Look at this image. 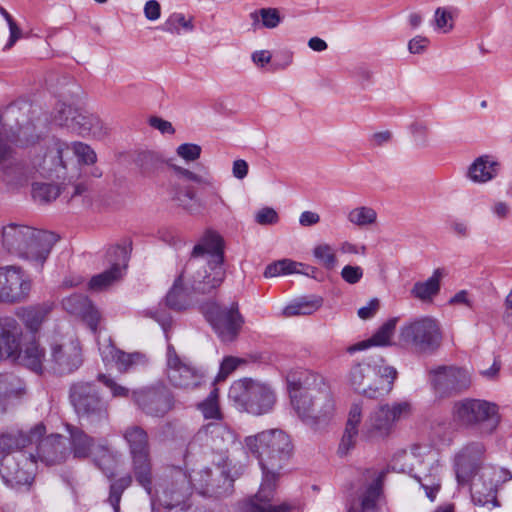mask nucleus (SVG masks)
I'll return each instance as SVG.
<instances>
[{
  "instance_id": "f257e3e1",
  "label": "nucleus",
  "mask_w": 512,
  "mask_h": 512,
  "mask_svg": "<svg viewBox=\"0 0 512 512\" xmlns=\"http://www.w3.org/2000/svg\"><path fill=\"white\" fill-rule=\"evenodd\" d=\"M224 242L215 231L208 230L193 247L182 272L166 295L171 309L183 310L191 304L192 294H209L225 279Z\"/></svg>"
},
{
  "instance_id": "f03ea898",
  "label": "nucleus",
  "mask_w": 512,
  "mask_h": 512,
  "mask_svg": "<svg viewBox=\"0 0 512 512\" xmlns=\"http://www.w3.org/2000/svg\"><path fill=\"white\" fill-rule=\"evenodd\" d=\"M245 445L259 461L262 482L258 492L240 505L255 504L268 512H298L299 508L296 505L287 502L280 505L271 504L281 470L292 454L290 437L282 430L272 429L246 437Z\"/></svg>"
},
{
  "instance_id": "7ed1b4c3",
  "label": "nucleus",
  "mask_w": 512,
  "mask_h": 512,
  "mask_svg": "<svg viewBox=\"0 0 512 512\" xmlns=\"http://www.w3.org/2000/svg\"><path fill=\"white\" fill-rule=\"evenodd\" d=\"M485 451L482 443L473 442L465 446L455 457L456 478L460 485L468 484L472 481V500L476 505L497 507V483L499 479L495 477L501 471L493 468H482L480 477L474 479L480 467L481 457Z\"/></svg>"
},
{
  "instance_id": "20e7f679",
  "label": "nucleus",
  "mask_w": 512,
  "mask_h": 512,
  "mask_svg": "<svg viewBox=\"0 0 512 512\" xmlns=\"http://www.w3.org/2000/svg\"><path fill=\"white\" fill-rule=\"evenodd\" d=\"M291 402L298 417L309 427L319 429L332 419L335 410L329 386L320 376L291 393Z\"/></svg>"
},
{
  "instance_id": "39448f33",
  "label": "nucleus",
  "mask_w": 512,
  "mask_h": 512,
  "mask_svg": "<svg viewBox=\"0 0 512 512\" xmlns=\"http://www.w3.org/2000/svg\"><path fill=\"white\" fill-rule=\"evenodd\" d=\"M396 377L394 367L385 365L381 357H372L353 365L347 381L355 392L374 399L388 394Z\"/></svg>"
},
{
  "instance_id": "423d86ee",
  "label": "nucleus",
  "mask_w": 512,
  "mask_h": 512,
  "mask_svg": "<svg viewBox=\"0 0 512 512\" xmlns=\"http://www.w3.org/2000/svg\"><path fill=\"white\" fill-rule=\"evenodd\" d=\"M410 464L409 473L424 489L426 496L434 501L441 488V465L438 453L429 445H413L410 452L405 453Z\"/></svg>"
},
{
  "instance_id": "0eeeda50",
  "label": "nucleus",
  "mask_w": 512,
  "mask_h": 512,
  "mask_svg": "<svg viewBox=\"0 0 512 512\" xmlns=\"http://www.w3.org/2000/svg\"><path fill=\"white\" fill-rule=\"evenodd\" d=\"M228 397L239 410L256 416L270 412L276 402L271 387L250 378L233 382Z\"/></svg>"
},
{
  "instance_id": "6e6552de",
  "label": "nucleus",
  "mask_w": 512,
  "mask_h": 512,
  "mask_svg": "<svg viewBox=\"0 0 512 512\" xmlns=\"http://www.w3.org/2000/svg\"><path fill=\"white\" fill-rule=\"evenodd\" d=\"M132 459V470L136 481L148 495H152V464L148 433L138 425H130L122 432Z\"/></svg>"
},
{
  "instance_id": "1a4fd4ad",
  "label": "nucleus",
  "mask_w": 512,
  "mask_h": 512,
  "mask_svg": "<svg viewBox=\"0 0 512 512\" xmlns=\"http://www.w3.org/2000/svg\"><path fill=\"white\" fill-rule=\"evenodd\" d=\"M69 398L80 420L91 426H97L108 421V403L101 397L93 383L79 381L72 384Z\"/></svg>"
},
{
  "instance_id": "9d476101",
  "label": "nucleus",
  "mask_w": 512,
  "mask_h": 512,
  "mask_svg": "<svg viewBox=\"0 0 512 512\" xmlns=\"http://www.w3.org/2000/svg\"><path fill=\"white\" fill-rule=\"evenodd\" d=\"M52 368L60 374L77 370L83 362L81 347L75 334L67 327L57 325L49 337Z\"/></svg>"
},
{
  "instance_id": "9b49d317",
  "label": "nucleus",
  "mask_w": 512,
  "mask_h": 512,
  "mask_svg": "<svg viewBox=\"0 0 512 512\" xmlns=\"http://www.w3.org/2000/svg\"><path fill=\"white\" fill-rule=\"evenodd\" d=\"M399 341L417 352H434L442 341L440 324L431 316L411 319L400 327Z\"/></svg>"
},
{
  "instance_id": "f8f14e48",
  "label": "nucleus",
  "mask_w": 512,
  "mask_h": 512,
  "mask_svg": "<svg viewBox=\"0 0 512 512\" xmlns=\"http://www.w3.org/2000/svg\"><path fill=\"white\" fill-rule=\"evenodd\" d=\"M412 414L408 401L386 403L376 406L366 417L361 433L368 440L388 437L396 423Z\"/></svg>"
},
{
  "instance_id": "ddd939ff",
  "label": "nucleus",
  "mask_w": 512,
  "mask_h": 512,
  "mask_svg": "<svg viewBox=\"0 0 512 512\" xmlns=\"http://www.w3.org/2000/svg\"><path fill=\"white\" fill-rule=\"evenodd\" d=\"M455 419L462 425L477 429L481 434H491L500 422L498 407L481 399H465L453 407Z\"/></svg>"
},
{
  "instance_id": "4468645a",
  "label": "nucleus",
  "mask_w": 512,
  "mask_h": 512,
  "mask_svg": "<svg viewBox=\"0 0 512 512\" xmlns=\"http://www.w3.org/2000/svg\"><path fill=\"white\" fill-rule=\"evenodd\" d=\"M243 473V467L231 466L224 461L214 468H204L197 473L196 488L203 495L221 497L231 494L233 483Z\"/></svg>"
},
{
  "instance_id": "2eb2a0df",
  "label": "nucleus",
  "mask_w": 512,
  "mask_h": 512,
  "mask_svg": "<svg viewBox=\"0 0 512 512\" xmlns=\"http://www.w3.org/2000/svg\"><path fill=\"white\" fill-rule=\"evenodd\" d=\"M202 312L221 341L232 342L237 338L244 319L236 303L230 307H221L216 303H210L202 307Z\"/></svg>"
},
{
  "instance_id": "dca6fc26",
  "label": "nucleus",
  "mask_w": 512,
  "mask_h": 512,
  "mask_svg": "<svg viewBox=\"0 0 512 512\" xmlns=\"http://www.w3.org/2000/svg\"><path fill=\"white\" fill-rule=\"evenodd\" d=\"M36 456L28 450L4 454L0 460V475L3 481L11 486L27 485L33 479Z\"/></svg>"
},
{
  "instance_id": "f3484780",
  "label": "nucleus",
  "mask_w": 512,
  "mask_h": 512,
  "mask_svg": "<svg viewBox=\"0 0 512 512\" xmlns=\"http://www.w3.org/2000/svg\"><path fill=\"white\" fill-rule=\"evenodd\" d=\"M166 375L170 384L182 390H193L203 381V374L186 359L181 358L173 345H167Z\"/></svg>"
},
{
  "instance_id": "a211bd4d",
  "label": "nucleus",
  "mask_w": 512,
  "mask_h": 512,
  "mask_svg": "<svg viewBox=\"0 0 512 512\" xmlns=\"http://www.w3.org/2000/svg\"><path fill=\"white\" fill-rule=\"evenodd\" d=\"M132 397L145 414L153 417H163L174 405V397L163 383L133 391Z\"/></svg>"
},
{
  "instance_id": "6ab92c4d",
  "label": "nucleus",
  "mask_w": 512,
  "mask_h": 512,
  "mask_svg": "<svg viewBox=\"0 0 512 512\" xmlns=\"http://www.w3.org/2000/svg\"><path fill=\"white\" fill-rule=\"evenodd\" d=\"M32 288L31 280L14 266L0 268V302L21 303L28 299Z\"/></svg>"
},
{
  "instance_id": "aec40b11",
  "label": "nucleus",
  "mask_w": 512,
  "mask_h": 512,
  "mask_svg": "<svg viewBox=\"0 0 512 512\" xmlns=\"http://www.w3.org/2000/svg\"><path fill=\"white\" fill-rule=\"evenodd\" d=\"M54 121L60 126H66L82 136H101L103 124L98 116L80 111L71 105L61 104L54 116Z\"/></svg>"
},
{
  "instance_id": "412c9836",
  "label": "nucleus",
  "mask_w": 512,
  "mask_h": 512,
  "mask_svg": "<svg viewBox=\"0 0 512 512\" xmlns=\"http://www.w3.org/2000/svg\"><path fill=\"white\" fill-rule=\"evenodd\" d=\"M384 478V471L367 470L361 479L362 487L358 496L359 507H352L348 512H378Z\"/></svg>"
},
{
  "instance_id": "4be33fe9",
  "label": "nucleus",
  "mask_w": 512,
  "mask_h": 512,
  "mask_svg": "<svg viewBox=\"0 0 512 512\" xmlns=\"http://www.w3.org/2000/svg\"><path fill=\"white\" fill-rule=\"evenodd\" d=\"M434 389L441 395L460 392L471 384V377L466 369L458 367H438L431 372Z\"/></svg>"
},
{
  "instance_id": "5701e85b",
  "label": "nucleus",
  "mask_w": 512,
  "mask_h": 512,
  "mask_svg": "<svg viewBox=\"0 0 512 512\" xmlns=\"http://www.w3.org/2000/svg\"><path fill=\"white\" fill-rule=\"evenodd\" d=\"M57 242L55 234L36 230L32 239H29L19 257L29 261L35 267H42Z\"/></svg>"
},
{
  "instance_id": "b1692460",
  "label": "nucleus",
  "mask_w": 512,
  "mask_h": 512,
  "mask_svg": "<svg viewBox=\"0 0 512 512\" xmlns=\"http://www.w3.org/2000/svg\"><path fill=\"white\" fill-rule=\"evenodd\" d=\"M71 450L76 458L93 456L94 460L108 457L109 448L102 443H96L95 439L78 427H69Z\"/></svg>"
},
{
  "instance_id": "393cba45",
  "label": "nucleus",
  "mask_w": 512,
  "mask_h": 512,
  "mask_svg": "<svg viewBox=\"0 0 512 512\" xmlns=\"http://www.w3.org/2000/svg\"><path fill=\"white\" fill-rule=\"evenodd\" d=\"M99 351L104 362H114L117 370L121 373H127L137 366L145 365L147 360L145 355L134 352L126 353L114 346L111 339L99 343Z\"/></svg>"
},
{
  "instance_id": "a878e982",
  "label": "nucleus",
  "mask_w": 512,
  "mask_h": 512,
  "mask_svg": "<svg viewBox=\"0 0 512 512\" xmlns=\"http://www.w3.org/2000/svg\"><path fill=\"white\" fill-rule=\"evenodd\" d=\"M192 493L191 480L181 469L174 471L172 482L165 485L163 505L172 509L184 505Z\"/></svg>"
},
{
  "instance_id": "bb28decb",
  "label": "nucleus",
  "mask_w": 512,
  "mask_h": 512,
  "mask_svg": "<svg viewBox=\"0 0 512 512\" xmlns=\"http://www.w3.org/2000/svg\"><path fill=\"white\" fill-rule=\"evenodd\" d=\"M62 306L68 313L80 317L92 332L97 331L100 313L88 297L82 294L70 295L62 300Z\"/></svg>"
},
{
  "instance_id": "cd10ccee",
  "label": "nucleus",
  "mask_w": 512,
  "mask_h": 512,
  "mask_svg": "<svg viewBox=\"0 0 512 512\" xmlns=\"http://www.w3.org/2000/svg\"><path fill=\"white\" fill-rule=\"evenodd\" d=\"M46 428L42 423L36 424L28 433L18 431L16 433H7L0 436V451L8 454L15 453L18 450H27L33 443L45 435Z\"/></svg>"
},
{
  "instance_id": "c85d7f7f",
  "label": "nucleus",
  "mask_w": 512,
  "mask_h": 512,
  "mask_svg": "<svg viewBox=\"0 0 512 512\" xmlns=\"http://www.w3.org/2000/svg\"><path fill=\"white\" fill-rule=\"evenodd\" d=\"M44 435L33 443L36 445V463L38 461L45 465H55L61 463L66 457V447L64 438L61 435H50L43 438Z\"/></svg>"
},
{
  "instance_id": "c756f323",
  "label": "nucleus",
  "mask_w": 512,
  "mask_h": 512,
  "mask_svg": "<svg viewBox=\"0 0 512 512\" xmlns=\"http://www.w3.org/2000/svg\"><path fill=\"white\" fill-rule=\"evenodd\" d=\"M52 310V303L43 302L19 307L17 308L15 315L29 333L36 335L40 332L42 325L48 319Z\"/></svg>"
},
{
  "instance_id": "7c9ffc66",
  "label": "nucleus",
  "mask_w": 512,
  "mask_h": 512,
  "mask_svg": "<svg viewBox=\"0 0 512 512\" xmlns=\"http://www.w3.org/2000/svg\"><path fill=\"white\" fill-rule=\"evenodd\" d=\"M501 169L500 162L492 155L477 157L468 167L466 177L473 183L485 184L494 180Z\"/></svg>"
},
{
  "instance_id": "2f4dec72",
  "label": "nucleus",
  "mask_w": 512,
  "mask_h": 512,
  "mask_svg": "<svg viewBox=\"0 0 512 512\" xmlns=\"http://www.w3.org/2000/svg\"><path fill=\"white\" fill-rule=\"evenodd\" d=\"M37 229L21 225L17 223H10L2 228V245L3 247L17 256L24 250L29 239H32L33 233Z\"/></svg>"
},
{
  "instance_id": "473e14b6",
  "label": "nucleus",
  "mask_w": 512,
  "mask_h": 512,
  "mask_svg": "<svg viewBox=\"0 0 512 512\" xmlns=\"http://www.w3.org/2000/svg\"><path fill=\"white\" fill-rule=\"evenodd\" d=\"M22 336L23 331L21 330L17 341V354L8 356L7 358L18 361L20 364L36 373H41L43 371L44 361L46 360L44 349L40 347L36 340L30 341L25 345L24 349H21Z\"/></svg>"
},
{
  "instance_id": "72a5a7b5",
  "label": "nucleus",
  "mask_w": 512,
  "mask_h": 512,
  "mask_svg": "<svg viewBox=\"0 0 512 512\" xmlns=\"http://www.w3.org/2000/svg\"><path fill=\"white\" fill-rule=\"evenodd\" d=\"M110 253H113L117 257H121L123 265L115 263L110 269L93 276L89 282V288L91 290L102 291L122 277V271L125 269L126 262L128 260L126 248L117 246L112 248Z\"/></svg>"
},
{
  "instance_id": "f704fd0d",
  "label": "nucleus",
  "mask_w": 512,
  "mask_h": 512,
  "mask_svg": "<svg viewBox=\"0 0 512 512\" xmlns=\"http://www.w3.org/2000/svg\"><path fill=\"white\" fill-rule=\"evenodd\" d=\"M20 333L21 326L15 318L0 317V360L17 354Z\"/></svg>"
},
{
  "instance_id": "c9c22d12",
  "label": "nucleus",
  "mask_w": 512,
  "mask_h": 512,
  "mask_svg": "<svg viewBox=\"0 0 512 512\" xmlns=\"http://www.w3.org/2000/svg\"><path fill=\"white\" fill-rule=\"evenodd\" d=\"M445 275L444 269H435L428 279L414 283L410 290L411 297L422 303H432L440 293L441 281Z\"/></svg>"
},
{
  "instance_id": "e433bc0d",
  "label": "nucleus",
  "mask_w": 512,
  "mask_h": 512,
  "mask_svg": "<svg viewBox=\"0 0 512 512\" xmlns=\"http://www.w3.org/2000/svg\"><path fill=\"white\" fill-rule=\"evenodd\" d=\"M171 199L182 207L189 214H198L202 210L200 200L197 199L193 188L182 186L178 183H171L168 189Z\"/></svg>"
},
{
  "instance_id": "4c0bfd02",
  "label": "nucleus",
  "mask_w": 512,
  "mask_h": 512,
  "mask_svg": "<svg viewBox=\"0 0 512 512\" xmlns=\"http://www.w3.org/2000/svg\"><path fill=\"white\" fill-rule=\"evenodd\" d=\"M396 326V319H390L386 323H384L376 333L369 338L368 340H364L356 343L348 348L349 353H354L356 351L364 350L371 346H385L390 344V339L393 335Z\"/></svg>"
},
{
  "instance_id": "58836bf2",
  "label": "nucleus",
  "mask_w": 512,
  "mask_h": 512,
  "mask_svg": "<svg viewBox=\"0 0 512 512\" xmlns=\"http://www.w3.org/2000/svg\"><path fill=\"white\" fill-rule=\"evenodd\" d=\"M322 303L323 299L319 296L301 298L287 305L282 310V315L285 317L311 315L322 306Z\"/></svg>"
},
{
  "instance_id": "ea45409f",
  "label": "nucleus",
  "mask_w": 512,
  "mask_h": 512,
  "mask_svg": "<svg viewBox=\"0 0 512 512\" xmlns=\"http://www.w3.org/2000/svg\"><path fill=\"white\" fill-rule=\"evenodd\" d=\"M207 430L216 449L223 450L236 441L235 433L221 423L209 424Z\"/></svg>"
},
{
  "instance_id": "a19ab883",
  "label": "nucleus",
  "mask_w": 512,
  "mask_h": 512,
  "mask_svg": "<svg viewBox=\"0 0 512 512\" xmlns=\"http://www.w3.org/2000/svg\"><path fill=\"white\" fill-rule=\"evenodd\" d=\"M347 220L358 228H367L377 221V212L372 207L358 206L347 213Z\"/></svg>"
},
{
  "instance_id": "79ce46f5",
  "label": "nucleus",
  "mask_w": 512,
  "mask_h": 512,
  "mask_svg": "<svg viewBox=\"0 0 512 512\" xmlns=\"http://www.w3.org/2000/svg\"><path fill=\"white\" fill-rule=\"evenodd\" d=\"M162 29L176 35L181 34V30L192 32L194 30L193 17H186L182 13H173L164 22Z\"/></svg>"
},
{
  "instance_id": "37998d69",
  "label": "nucleus",
  "mask_w": 512,
  "mask_h": 512,
  "mask_svg": "<svg viewBox=\"0 0 512 512\" xmlns=\"http://www.w3.org/2000/svg\"><path fill=\"white\" fill-rule=\"evenodd\" d=\"M304 265L290 259H282L269 264L264 271L265 278L277 277L280 275H288L293 273H300L299 267Z\"/></svg>"
},
{
  "instance_id": "c03bdc74",
  "label": "nucleus",
  "mask_w": 512,
  "mask_h": 512,
  "mask_svg": "<svg viewBox=\"0 0 512 512\" xmlns=\"http://www.w3.org/2000/svg\"><path fill=\"white\" fill-rule=\"evenodd\" d=\"M313 256L317 262L327 270H332L337 265V256L334 248L327 243H321L313 248Z\"/></svg>"
},
{
  "instance_id": "a18cd8bd",
  "label": "nucleus",
  "mask_w": 512,
  "mask_h": 512,
  "mask_svg": "<svg viewBox=\"0 0 512 512\" xmlns=\"http://www.w3.org/2000/svg\"><path fill=\"white\" fill-rule=\"evenodd\" d=\"M32 195L34 200L40 203H48L55 200L60 195V189L55 184L35 183L33 185Z\"/></svg>"
},
{
  "instance_id": "49530a36",
  "label": "nucleus",
  "mask_w": 512,
  "mask_h": 512,
  "mask_svg": "<svg viewBox=\"0 0 512 512\" xmlns=\"http://www.w3.org/2000/svg\"><path fill=\"white\" fill-rule=\"evenodd\" d=\"M132 478L130 476L122 477L110 486V494L108 501L114 509V512H120V500L121 496L126 488L131 485Z\"/></svg>"
},
{
  "instance_id": "de8ad7c7",
  "label": "nucleus",
  "mask_w": 512,
  "mask_h": 512,
  "mask_svg": "<svg viewBox=\"0 0 512 512\" xmlns=\"http://www.w3.org/2000/svg\"><path fill=\"white\" fill-rule=\"evenodd\" d=\"M136 163L144 175H150L161 166L162 161L156 153L144 151L138 154Z\"/></svg>"
},
{
  "instance_id": "09e8293b",
  "label": "nucleus",
  "mask_w": 512,
  "mask_h": 512,
  "mask_svg": "<svg viewBox=\"0 0 512 512\" xmlns=\"http://www.w3.org/2000/svg\"><path fill=\"white\" fill-rule=\"evenodd\" d=\"M454 19L452 12L445 7H438L434 13L433 25L434 29L442 32L448 33L454 27Z\"/></svg>"
},
{
  "instance_id": "8fccbe9b",
  "label": "nucleus",
  "mask_w": 512,
  "mask_h": 512,
  "mask_svg": "<svg viewBox=\"0 0 512 512\" xmlns=\"http://www.w3.org/2000/svg\"><path fill=\"white\" fill-rule=\"evenodd\" d=\"M206 419H219L221 416L218 404V389L214 388L208 398L199 405Z\"/></svg>"
},
{
  "instance_id": "3c124183",
  "label": "nucleus",
  "mask_w": 512,
  "mask_h": 512,
  "mask_svg": "<svg viewBox=\"0 0 512 512\" xmlns=\"http://www.w3.org/2000/svg\"><path fill=\"white\" fill-rule=\"evenodd\" d=\"M172 167H173V170L179 176H181L189 181L195 182V183L205 186V187H210V188L214 187V179L208 172H205L203 175H200V174L190 171L189 169H186V168H183L180 166L174 165Z\"/></svg>"
},
{
  "instance_id": "603ef678",
  "label": "nucleus",
  "mask_w": 512,
  "mask_h": 512,
  "mask_svg": "<svg viewBox=\"0 0 512 512\" xmlns=\"http://www.w3.org/2000/svg\"><path fill=\"white\" fill-rule=\"evenodd\" d=\"M20 380L13 374L0 375V396L17 394L20 390Z\"/></svg>"
},
{
  "instance_id": "864d4df0",
  "label": "nucleus",
  "mask_w": 512,
  "mask_h": 512,
  "mask_svg": "<svg viewBox=\"0 0 512 512\" xmlns=\"http://www.w3.org/2000/svg\"><path fill=\"white\" fill-rule=\"evenodd\" d=\"M72 151L80 163L90 165V164H94L96 162V159H97L96 153L90 148V146H88L84 143H81V142L73 143Z\"/></svg>"
},
{
  "instance_id": "5fc2aeb1",
  "label": "nucleus",
  "mask_w": 512,
  "mask_h": 512,
  "mask_svg": "<svg viewBox=\"0 0 512 512\" xmlns=\"http://www.w3.org/2000/svg\"><path fill=\"white\" fill-rule=\"evenodd\" d=\"M409 129L417 145L421 147L428 145L429 127L425 122L415 121L410 125Z\"/></svg>"
},
{
  "instance_id": "6e6d98bb",
  "label": "nucleus",
  "mask_w": 512,
  "mask_h": 512,
  "mask_svg": "<svg viewBox=\"0 0 512 512\" xmlns=\"http://www.w3.org/2000/svg\"><path fill=\"white\" fill-rule=\"evenodd\" d=\"M202 148L198 144L184 143L177 147V155L187 162H193L200 158Z\"/></svg>"
},
{
  "instance_id": "4d7b16f0",
  "label": "nucleus",
  "mask_w": 512,
  "mask_h": 512,
  "mask_svg": "<svg viewBox=\"0 0 512 512\" xmlns=\"http://www.w3.org/2000/svg\"><path fill=\"white\" fill-rule=\"evenodd\" d=\"M245 363V360L237 357L229 356L224 358L220 365V370L215 381L225 380L239 365Z\"/></svg>"
},
{
  "instance_id": "13d9d810",
  "label": "nucleus",
  "mask_w": 512,
  "mask_h": 512,
  "mask_svg": "<svg viewBox=\"0 0 512 512\" xmlns=\"http://www.w3.org/2000/svg\"><path fill=\"white\" fill-rule=\"evenodd\" d=\"M98 381L110 389L113 397L126 398L129 396V389L118 384L113 378L105 374H98Z\"/></svg>"
},
{
  "instance_id": "bf43d9fd",
  "label": "nucleus",
  "mask_w": 512,
  "mask_h": 512,
  "mask_svg": "<svg viewBox=\"0 0 512 512\" xmlns=\"http://www.w3.org/2000/svg\"><path fill=\"white\" fill-rule=\"evenodd\" d=\"M363 420V403L356 402L353 403L349 409L348 419L346 423V427L349 429H353L356 431H360L359 427Z\"/></svg>"
},
{
  "instance_id": "052dcab7",
  "label": "nucleus",
  "mask_w": 512,
  "mask_h": 512,
  "mask_svg": "<svg viewBox=\"0 0 512 512\" xmlns=\"http://www.w3.org/2000/svg\"><path fill=\"white\" fill-rule=\"evenodd\" d=\"M448 227L450 233L459 239H466L471 234V228L469 223L462 219H452L449 222Z\"/></svg>"
},
{
  "instance_id": "680f3d73",
  "label": "nucleus",
  "mask_w": 512,
  "mask_h": 512,
  "mask_svg": "<svg viewBox=\"0 0 512 512\" xmlns=\"http://www.w3.org/2000/svg\"><path fill=\"white\" fill-rule=\"evenodd\" d=\"M278 221V213L271 207L261 208L255 213V222L259 225H274Z\"/></svg>"
},
{
  "instance_id": "e2e57ef3",
  "label": "nucleus",
  "mask_w": 512,
  "mask_h": 512,
  "mask_svg": "<svg viewBox=\"0 0 512 512\" xmlns=\"http://www.w3.org/2000/svg\"><path fill=\"white\" fill-rule=\"evenodd\" d=\"M358 434L359 431L345 427V431L338 448V453L340 455H346L352 448H354Z\"/></svg>"
},
{
  "instance_id": "0e129e2a",
  "label": "nucleus",
  "mask_w": 512,
  "mask_h": 512,
  "mask_svg": "<svg viewBox=\"0 0 512 512\" xmlns=\"http://www.w3.org/2000/svg\"><path fill=\"white\" fill-rule=\"evenodd\" d=\"M263 26L269 29L275 28L281 22L279 11L275 8H262L259 10Z\"/></svg>"
},
{
  "instance_id": "69168bd1",
  "label": "nucleus",
  "mask_w": 512,
  "mask_h": 512,
  "mask_svg": "<svg viewBox=\"0 0 512 512\" xmlns=\"http://www.w3.org/2000/svg\"><path fill=\"white\" fill-rule=\"evenodd\" d=\"M31 105L27 101H17L12 103L6 108L5 117L7 120L15 119L17 124H20L18 115L20 112L26 114L30 111Z\"/></svg>"
},
{
  "instance_id": "338daca9",
  "label": "nucleus",
  "mask_w": 512,
  "mask_h": 512,
  "mask_svg": "<svg viewBox=\"0 0 512 512\" xmlns=\"http://www.w3.org/2000/svg\"><path fill=\"white\" fill-rule=\"evenodd\" d=\"M363 269L360 266L346 265L341 270L342 279L349 284L358 283L363 277Z\"/></svg>"
},
{
  "instance_id": "774afa93",
  "label": "nucleus",
  "mask_w": 512,
  "mask_h": 512,
  "mask_svg": "<svg viewBox=\"0 0 512 512\" xmlns=\"http://www.w3.org/2000/svg\"><path fill=\"white\" fill-rule=\"evenodd\" d=\"M429 45V39L425 36L417 35L408 42V50L412 54L423 53Z\"/></svg>"
}]
</instances>
